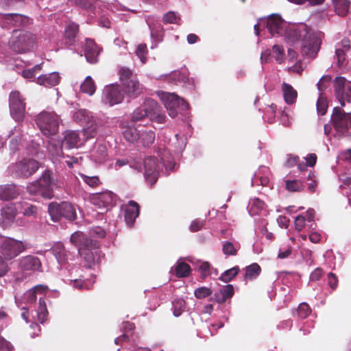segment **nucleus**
Wrapping results in <instances>:
<instances>
[{"label": "nucleus", "mask_w": 351, "mask_h": 351, "mask_svg": "<svg viewBox=\"0 0 351 351\" xmlns=\"http://www.w3.org/2000/svg\"><path fill=\"white\" fill-rule=\"evenodd\" d=\"M146 117H149V120H152V110H148L145 104L136 108L132 113V119L134 121H140Z\"/></svg>", "instance_id": "nucleus-40"}, {"label": "nucleus", "mask_w": 351, "mask_h": 351, "mask_svg": "<svg viewBox=\"0 0 351 351\" xmlns=\"http://www.w3.org/2000/svg\"><path fill=\"white\" fill-rule=\"evenodd\" d=\"M285 183L286 189L291 192H299L303 191L304 189L303 182L298 180H287L285 181Z\"/></svg>", "instance_id": "nucleus-47"}, {"label": "nucleus", "mask_w": 351, "mask_h": 351, "mask_svg": "<svg viewBox=\"0 0 351 351\" xmlns=\"http://www.w3.org/2000/svg\"><path fill=\"white\" fill-rule=\"evenodd\" d=\"M343 104L341 106H345V102L351 103V82H348L346 85V90L343 93Z\"/></svg>", "instance_id": "nucleus-64"}, {"label": "nucleus", "mask_w": 351, "mask_h": 351, "mask_svg": "<svg viewBox=\"0 0 351 351\" xmlns=\"http://www.w3.org/2000/svg\"><path fill=\"white\" fill-rule=\"evenodd\" d=\"M122 133L123 138L129 143H134L139 138L138 130L132 126L122 127Z\"/></svg>", "instance_id": "nucleus-37"}, {"label": "nucleus", "mask_w": 351, "mask_h": 351, "mask_svg": "<svg viewBox=\"0 0 351 351\" xmlns=\"http://www.w3.org/2000/svg\"><path fill=\"white\" fill-rule=\"evenodd\" d=\"M176 163L173 156L167 149H159L155 156V171L167 175L173 171Z\"/></svg>", "instance_id": "nucleus-12"}, {"label": "nucleus", "mask_w": 351, "mask_h": 351, "mask_svg": "<svg viewBox=\"0 0 351 351\" xmlns=\"http://www.w3.org/2000/svg\"><path fill=\"white\" fill-rule=\"evenodd\" d=\"M332 3L339 16H344L348 14L350 5L349 0H332Z\"/></svg>", "instance_id": "nucleus-36"}, {"label": "nucleus", "mask_w": 351, "mask_h": 351, "mask_svg": "<svg viewBox=\"0 0 351 351\" xmlns=\"http://www.w3.org/2000/svg\"><path fill=\"white\" fill-rule=\"evenodd\" d=\"M205 225V220H202L199 219H194L190 226V230L191 232H197L200 230Z\"/></svg>", "instance_id": "nucleus-61"}, {"label": "nucleus", "mask_w": 351, "mask_h": 351, "mask_svg": "<svg viewBox=\"0 0 351 351\" xmlns=\"http://www.w3.org/2000/svg\"><path fill=\"white\" fill-rule=\"evenodd\" d=\"M308 29L309 27L307 25L304 23H300L287 29L286 35L287 37L291 41H295L300 39L302 40L304 36L307 34Z\"/></svg>", "instance_id": "nucleus-24"}, {"label": "nucleus", "mask_w": 351, "mask_h": 351, "mask_svg": "<svg viewBox=\"0 0 351 351\" xmlns=\"http://www.w3.org/2000/svg\"><path fill=\"white\" fill-rule=\"evenodd\" d=\"M27 249V245L21 240L0 235V254L6 260L11 261Z\"/></svg>", "instance_id": "nucleus-6"}, {"label": "nucleus", "mask_w": 351, "mask_h": 351, "mask_svg": "<svg viewBox=\"0 0 351 351\" xmlns=\"http://www.w3.org/2000/svg\"><path fill=\"white\" fill-rule=\"evenodd\" d=\"M61 203L51 202L48 206V211L53 221H58L61 217Z\"/></svg>", "instance_id": "nucleus-43"}, {"label": "nucleus", "mask_w": 351, "mask_h": 351, "mask_svg": "<svg viewBox=\"0 0 351 351\" xmlns=\"http://www.w3.org/2000/svg\"><path fill=\"white\" fill-rule=\"evenodd\" d=\"M78 254L84 259L86 266L92 268L99 264L104 256L96 241L87 240L84 247H80Z\"/></svg>", "instance_id": "nucleus-8"}, {"label": "nucleus", "mask_w": 351, "mask_h": 351, "mask_svg": "<svg viewBox=\"0 0 351 351\" xmlns=\"http://www.w3.org/2000/svg\"><path fill=\"white\" fill-rule=\"evenodd\" d=\"M69 278H64L65 283L71 285L73 289L82 290L90 289L95 282V276H92L90 279H82L81 276L76 274L79 271L77 267H71L68 269Z\"/></svg>", "instance_id": "nucleus-14"}, {"label": "nucleus", "mask_w": 351, "mask_h": 351, "mask_svg": "<svg viewBox=\"0 0 351 351\" xmlns=\"http://www.w3.org/2000/svg\"><path fill=\"white\" fill-rule=\"evenodd\" d=\"M156 94L167 108L169 115L173 118L178 114L177 108H180L182 110L189 108V104L174 93L157 91Z\"/></svg>", "instance_id": "nucleus-9"}, {"label": "nucleus", "mask_w": 351, "mask_h": 351, "mask_svg": "<svg viewBox=\"0 0 351 351\" xmlns=\"http://www.w3.org/2000/svg\"><path fill=\"white\" fill-rule=\"evenodd\" d=\"M211 266L212 265L207 261L200 263L197 269L200 274V278L202 280H205L207 277L210 276V274L209 273Z\"/></svg>", "instance_id": "nucleus-51"}, {"label": "nucleus", "mask_w": 351, "mask_h": 351, "mask_svg": "<svg viewBox=\"0 0 351 351\" xmlns=\"http://www.w3.org/2000/svg\"><path fill=\"white\" fill-rule=\"evenodd\" d=\"M180 18L178 17L174 12H169L163 16V21L165 23H176L180 25Z\"/></svg>", "instance_id": "nucleus-59"}, {"label": "nucleus", "mask_w": 351, "mask_h": 351, "mask_svg": "<svg viewBox=\"0 0 351 351\" xmlns=\"http://www.w3.org/2000/svg\"><path fill=\"white\" fill-rule=\"evenodd\" d=\"M272 52L276 61L281 64L284 61L285 51L282 46L274 45L272 47Z\"/></svg>", "instance_id": "nucleus-54"}, {"label": "nucleus", "mask_w": 351, "mask_h": 351, "mask_svg": "<svg viewBox=\"0 0 351 351\" xmlns=\"http://www.w3.org/2000/svg\"><path fill=\"white\" fill-rule=\"evenodd\" d=\"M78 25L75 23H69L65 27V37L69 40H73L78 32Z\"/></svg>", "instance_id": "nucleus-50"}, {"label": "nucleus", "mask_w": 351, "mask_h": 351, "mask_svg": "<svg viewBox=\"0 0 351 351\" xmlns=\"http://www.w3.org/2000/svg\"><path fill=\"white\" fill-rule=\"evenodd\" d=\"M90 157L96 163H103L107 158V149L104 145H95L90 152Z\"/></svg>", "instance_id": "nucleus-29"}, {"label": "nucleus", "mask_w": 351, "mask_h": 351, "mask_svg": "<svg viewBox=\"0 0 351 351\" xmlns=\"http://www.w3.org/2000/svg\"><path fill=\"white\" fill-rule=\"evenodd\" d=\"M115 198L116 195L114 193L106 191L102 193L92 194L90 196V202L96 208L101 210L98 213L101 214L108 210V207L112 206Z\"/></svg>", "instance_id": "nucleus-15"}, {"label": "nucleus", "mask_w": 351, "mask_h": 351, "mask_svg": "<svg viewBox=\"0 0 351 351\" xmlns=\"http://www.w3.org/2000/svg\"><path fill=\"white\" fill-rule=\"evenodd\" d=\"M47 289V287L44 285H36V286L34 287L33 288L27 290L23 294L21 301L19 300L18 297L16 295H15V302L19 307L21 306L23 303L29 304H33L36 300V298H37L36 294L43 293Z\"/></svg>", "instance_id": "nucleus-17"}, {"label": "nucleus", "mask_w": 351, "mask_h": 351, "mask_svg": "<svg viewBox=\"0 0 351 351\" xmlns=\"http://www.w3.org/2000/svg\"><path fill=\"white\" fill-rule=\"evenodd\" d=\"M222 251L223 254L228 256H235L237 254L238 249L230 241H226L223 244Z\"/></svg>", "instance_id": "nucleus-56"}, {"label": "nucleus", "mask_w": 351, "mask_h": 351, "mask_svg": "<svg viewBox=\"0 0 351 351\" xmlns=\"http://www.w3.org/2000/svg\"><path fill=\"white\" fill-rule=\"evenodd\" d=\"M328 278V284L329 287L335 290L338 286V278L337 276L333 273H329L327 276Z\"/></svg>", "instance_id": "nucleus-63"}, {"label": "nucleus", "mask_w": 351, "mask_h": 351, "mask_svg": "<svg viewBox=\"0 0 351 351\" xmlns=\"http://www.w3.org/2000/svg\"><path fill=\"white\" fill-rule=\"evenodd\" d=\"M81 91L82 93H86L89 95H93L95 91V85L93 79L90 76H87L84 81V82L81 84L80 86Z\"/></svg>", "instance_id": "nucleus-46"}, {"label": "nucleus", "mask_w": 351, "mask_h": 351, "mask_svg": "<svg viewBox=\"0 0 351 351\" xmlns=\"http://www.w3.org/2000/svg\"><path fill=\"white\" fill-rule=\"evenodd\" d=\"M96 128L93 125L88 127L82 130L66 131L64 133L62 146L67 149L78 147L90 138L95 136Z\"/></svg>", "instance_id": "nucleus-7"}, {"label": "nucleus", "mask_w": 351, "mask_h": 351, "mask_svg": "<svg viewBox=\"0 0 351 351\" xmlns=\"http://www.w3.org/2000/svg\"><path fill=\"white\" fill-rule=\"evenodd\" d=\"M186 302L182 298H178L172 302V310L176 317L180 316L185 309Z\"/></svg>", "instance_id": "nucleus-49"}, {"label": "nucleus", "mask_w": 351, "mask_h": 351, "mask_svg": "<svg viewBox=\"0 0 351 351\" xmlns=\"http://www.w3.org/2000/svg\"><path fill=\"white\" fill-rule=\"evenodd\" d=\"M324 34L322 32L313 31L311 27L302 40L301 53L303 56L315 58L321 47Z\"/></svg>", "instance_id": "nucleus-4"}, {"label": "nucleus", "mask_w": 351, "mask_h": 351, "mask_svg": "<svg viewBox=\"0 0 351 351\" xmlns=\"http://www.w3.org/2000/svg\"><path fill=\"white\" fill-rule=\"evenodd\" d=\"M347 83L346 79L343 77H337L334 81L335 95L340 104H343V97L346 90Z\"/></svg>", "instance_id": "nucleus-32"}, {"label": "nucleus", "mask_w": 351, "mask_h": 351, "mask_svg": "<svg viewBox=\"0 0 351 351\" xmlns=\"http://www.w3.org/2000/svg\"><path fill=\"white\" fill-rule=\"evenodd\" d=\"M139 171L143 173L145 182L152 186L154 184V158L152 156L145 158Z\"/></svg>", "instance_id": "nucleus-22"}, {"label": "nucleus", "mask_w": 351, "mask_h": 351, "mask_svg": "<svg viewBox=\"0 0 351 351\" xmlns=\"http://www.w3.org/2000/svg\"><path fill=\"white\" fill-rule=\"evenodd\" d=\"M135 54L139 58L141 64H145L147 61V48L146 45H138L135 50Z\"/></svg>", "instance_id": "nucleus-53"}, {"label": "nucleus", "mask_w": 351, "mask_h": 351, "mask_svg": "<svg viewBox=\"0 0 351 351\" xmlns=\"http://www.w3.org/2000/svg\"><path fill=\"white\" fill-rule=\"evenodd\" d=\"M36 123L43 135L50 136L57 134L60 119L55 112L43 110L36 116Z\"/></svg>", "instance_id": "nucleus-3"}, {"label": "nucleus", "mask_w": 351, "mask_h": 351, "mask_svg": "<svg viewBox=\"0 0 351 351\" xmlns=\"http://www.w3.org/2000/svg\"><path fill=\"white\" fill-rule=\"evenodd\" d=\"M335 57L337 61V65L341 66L346 60V51L341 48H337L335 50Z\"/></svg>", "instance_id": "nucleus-60"}, {"label": "nucleus", "mask_w": 351, "mask_h": 351, "mask_svg": "<svg viewBox=\"0 0 351 351\" xmlns=\"http://www.w3.org/2000/svg\"><path fill=\"white\" fill-rule=\"evenodd\" d=\"M261 22L266 26L273 36L282 34L285 32V22L279 14H272L266 19H261Z\"/></svg>", "instance_id": "nucleus-16"}, {"label": "nucleus", "mask_w": 351, "mask_h": 351, "mask_svg": "<svg viewBox=\"0 0 351 351\" xmlns=\"http://www.w3.org/2000/svg\"><path fill=\"white\" fill-rule=\"evenodd\" d=\"M261 272V267L258 263H252L245 268V280H252L256 278Z\"/></svg>", "instance_id": "nucleus-39"}, {"label": "nucleus", "mask_w": 351, "mask_h": 351, "mask_svg": "<svg viewBox=\"0 0 351 351\" xmlns=\"http://www.w3.org/2000/svg\"><path fill=\"white\" fill-rule=\"evenodd\" d=\"M9 105L12 117L17 122L22 121L25 114V104L19 91L14 90L10 93Z\"/></svg>", "instance_id": "nucleus-13"}, {"label": "nucleus", "mask_w": 351, "mask_h": 351, "mask_svg": "<svg viewBox=\"0 0 351 351\" xmlns=\"http://www.w3.org/2000/svg\"><path fill=\"white\" fill-rule=\"evenodd\" d=\"M282 91L284 99L287 104L290 105L295 102L298 93L291 85L283 82L282 84Z\"/></svg>", "instance_id": "nucleus-33"}, {"label": "nucleus", "mask_w": 351, "mask_h": 351, "mask_svg": "<svg viewBox=\"0 0 351 351\" xmlns=\"http://www.w3.org/2000/svg\"><path fill=\"white\" fill-rule=\"evenodd\" d=\"M41 65L42 64H38L32 69H25L22 72V76L29 80H34L36 73L41 69Z\"/></svg>", "instance_id": "nucleus-55"}, {"label": "nucleus", "mask_w": 351, "mask_h": 351, "mask_svg": "<svg viewBox=\"0 0 351 351\" xmlns=\"http://www.w3.org/2000/svg\"><path fill=\"white\" fill-rule=\"evenodd\" d=\"M73 119L81 125H90L88 127L93 125L96 128L95 120L93 114L86 109H80L73 114Z\"/></svg>", "instance_id": "nucleus-26"}, {"label": "nucleus", "mask_w": 351, "mask_h": 351, "mask_svg": "<svg viewBox=\"0 0 351 351\" xmlns=\"http://www.w3.org/2000/svg\"><path fill=\"white\" fill-rule=\"evenodd\" d=\"M78 176L86 185L92 188L99 186L101 183L99 177L96 176H90L79 173Z\"/></svg>", "instance_id": "nucleus-48"}, {"label": "nucleus", "mask_w": 351, "mask_h": 351, "mask_svg": "<svg viewBox=\"0 0 351 351\" xmlns=\"http://www.w3.org/2000/svg\"><path fill=\"white\" fill-rule=\"evenodd\" d=\"M48 311L45 300L43 297L39 298L38 308L35 310V315L32 314V317L34 320H38L40 323L43 324L47 320Z\"/></svg>", "instance_id": "nucleus-30"}, {"label": "nucleus", "mask_w": 351, "mask_h": 351, "mask_svg": "<svg viewBox=\"0 0 351 351\" xmlns=\"http://www.w3.org/2000/svg\"><path fill=\"white\" fill-rule=\"evenodd\" d=\"M63 147L62 145H60L58 143H56L53 140L51 139L49 141L47 150L52 157H64L62 152Z\"/></svg>", "instance_id": "nucleus-41"}, {"label": "nucleus", "mask_w": 351, "mask_h": 351, "mask_svg": "<svg viewBox=\"0 0 351 351\" xmlns=\"http://www.w3.org/2000/svg\"><path fill=\"white\" fill-rule=\"evenodd\" d=\"M19 191L14 184L0 185V199L8 201L16 198Z\"/></svg>", "instance_id": "nucleus-31"}, {"label": "nucleus", "mask_w": 351, "mask_h": 351, "mask_svg": "<svg viewBox=\"0 0 351 351\" xmlns=\"http://www.w3.org/2000/svg\"><path fill=\"white\" fill-rule=\"evenodd\" d=\"M22 126L21 125H18L13 128L10 132L9 138V147L11 152L14 153L16 150L19 149V146L22 143V141L23 139L24 134L22 131Z\"/></svg>", "instance_id": "nucleus-21"}, {"label": "nucleus", "mask_w": 351, "mask_h": 351, "mask_svg": "<svg viewBox=\"0 0 351 351\" xmlns=\"http://www.w3.org/2000/svg\"><path fill=\"white\" fill-rule=\"evenodd\" d=\"M87 240H92L86 237L82 232H75L71 234L70 241L71 243L75 245L77 250L80 247H84L85 241Z\"/></svg>", "instance_id": "nucleus-42"}, {"label": "nucleus", "mask_w": 351, "mask_h": 351, "mask_svg": "<svg viewBox=\"0 0 351 351\" xmlns=\"http://www.w3.org/2000/svg\"><path fill=\"white\" fill-rule=\"evenodd\" d=\"M17 210L16 208L15 205L10 204L4 206L1 209V216L3 219V222L5 225H8L12 223L16 215Z\"/></svg>", "instance_id": "nucleus-34"}, {"label": "nucleus", "mask_w": 351, "mask_h": 351, "mask_svg": "<svg viewBox=\"0 0 351 351\" xmlns=\"http://www.w3.org/2000/svg\"><path fill=\"white\" fill-rule=\"evenodd\" d=\"M36 36L31 32L14 30L9 40L10 48L19 53H26L34 49Z\"/></svg>", "instance_id": "nucleus-5"}, {"label": "nucleus", "mask_w": 351, "mask_h": 351, "mask_svg": "<svg viewBox=\"0 0 351 351\" xmlns=\"http://www.w3.org/2000/svg\"><path fill=\"white\" fill-rule=\"evenodd\" d=\"M328 108V102L326 98L319 97L317 101V110L318 114L324 115L326 114Z\"/></svg>", "instance_id": "nucleus-58"}, {"label": "nucleus", "mask_w": 351, "mask_h": 351, "mask_svg": "<svg viewBox=\"0 0 351 351\" xmlns=\"http://www.w3.org/2000/svg\"><path fill=\"white\" fill-rule=\"evenodd\" d=\"M239 271V267L234 266L223 272L219 276V279L222 282H228L238 275Z\"/></svg>", "instance_id": "nucleus-44"}, {"label": "nucleus", "mask_w": 351, "mask_h": 351, "mask_svg": "<svg viewBox=\"0 0 351 351\" xmlns=\"http://www.w3.org/2000/svg\"><path fill=\"white\" fill-rule=\"evenodd\" d=\"M0 16L8 25L16 27L26 25L31 21L29 17L16 13L1 14Z\"/></svg>", "instance_id": "nucleus-20"}, {"label": "nucleus", "mask_w": 351, "mask_h": 351, "mask_svg": "<svg viewBox=\"0 0 351 351\" xmlns=\"http://www.w3.org/2000/svg\"><path fill=\"white\" fill-rule=\"evenodd\" d=\"M39 168L38 162L32 158H23L9 167L10 174L16 178H28Z\"/></svg>", "instance_id": "nucleus-11"}, {"label": "nucleus", "mask_w": 351, "mask_h": 351, "mask_svg": "<svg viewBox=\"0 0 351 351\" xmlns=\"http://www.w3.org/2000/svg\"><path fill=\"white\" fill-rule=\"evenodd\" d=\"M330 121L334 128L345 135L351 134V112L346 113L339 107L333 108Z\"/></svg>", "instance_id": "nucleus-10"}, {"label": "nucleus", "mask_w": 351, "mask_h": 351, "mask_svg": "<svg viewBox=\"0 0 351 351\" xmlns=\"http://www.w3.org/2000/svg\"><path fill=\"white\" fill-rule=\"evenodd\" d=\"M51 251L60 265L68 263L69 259H72L71 257H73V256L69 252L66 251L63 244L61 243L54 244Z\"/></svg>", "instance_id": "nucleus-23"}, {"label": "nucleus", "mask_w": 351, "mask_h": 351, "mask_svg": "<svg viewBox=\"0 0 351 351\" xmlns=\"http://www.w3.org/2000/svg\"><path fill=\"white\" fill-rule=\"evenodd\" d=\"M60 80V76L58 72L42 75L36 79L38 84L45 87L55 86L59 84Z\"/></svg>", "instance_id": "nucleus-27"}, {"label": "nucleus", "mask_w": 351, "mask_h": 351, "mask_svg": "<svg viewBox=\"0 0 351 351\" xmlns=\"http://www.w3.org/2000/svg\"><path fill=\"white\" fill-rule=\"evenodd\" d=\"M84 51L87 62L94 64L98 61V57L101 51V49L93 40L87 38L84 47Z\"/></svg>", "instance_id": "nucleus-18"}, {"label": "nucleus", "mask_w": 351, "mask_h": 351, "mask_svg": "<svg viewBox=\"0 0 351 351\" xmlns=\"http://www.w3.org/2000/svg\"><path fill=\"white\" fill-rule=\"evenodd\" d=\"M19 267L23 271L34 272L41 267L40 259L34 256H26L19 259Z\"/></svg>", "instance_id": "nucleus-19"}, {"label": "nucleus", "mask_w": 351, "mask_h": 351, "mask_svg": "<svg viewBox=\"0 0 351 351\" xmlns=\"http://www.w3.org/2000/svg\"><path fill=\"white\" fill-rule=\"evenodd\" d=\"M311 313V309L309 305L306 303H301L297 310L296 313L299 318L305 319Z\"/></svg>", "instance_id": "nucleus-52"}, {"label": "nucleus", "mask_w": 351, "mask_h": 351, "mask_svg": "<svg viewBox=\"0 0 351 351\" xmlns=\"http://www.w3.org/2000/svg\"><path fill=\"white\" fill-rule=\"evenodd\" d=\"M90 234L92 237L104 238L106 236V231L103 228L97 226L91 229Z\"/></svg>", "instance_id": "nucleus-62"}, {"label": "nucleus", "mask_w": 351, "mask_h": 351, "mask_svg": "<svg viewBox=\"0 0 351 351\" xmlns=\"http://www.w3.org/2000/svg\"><path fill=\"white\" fill-rule=\"evenodd\" d=\"M61 217H64L68 220L73 221L76 217V212L73 206L67 202L61 203Z\"/></svg>", "instance_id": "nucleus-38"}, {"label": "nucleus", "mask_w": 351, "mask_h": 351, "mask_svg": "<svg viewBox=\"0 0 351 351\" xmlns=\"http://www.w3.org/2000/svg\"><path fill=\"white\" fill-rule=\"evenodd\" d=\"M213 291L210 288L200 287L195 290L194 294L197 299H203L212 294Z\"/></svg>", "instance_id": "nucleus-57"}, {"label": "nucleus", "mask_w": 351, "mask_h": 351, "mask_svg": "<svg viewBox=\"0 0 351 351\" xmlns=\"http://www.w3.org/2000/svg\"><path fill=\"white\" fill-rule=\"evenodd\" d=\"M60 187L58 180L53 172L45 170L40 178L29 183L27 186V192L34 195H40L45 199H51L53 196V190Z\"/></svg>", "instance_id": "nucleus-2"}, {"label": "nucleus", "mask_w": 351, "mask_h": 351, "mask_svg": "<svg viewBox=\"0 0 351 351\" xmlns=\"http://www.w3.org/2000/svg\"><path fill=\"white\" fill-rule=\"evenodd\" d=\"M70 1L71 3L75 4V5L85 9L88 10H93L96 4L98 3L97 0H67Z\"/></svg>", "instance_id": "nucleus-45"}, {"label": "nucleus", "mask_w": 351, "mask_h": 351, "mask_svg": "<svg viewBox=\"0 0 351 351\" xmlns=\"http://www.w3.org/2000/svg\"><path fill=\"white\" fill-rule=\"evenodd\" d=\"M173 269L178 278L188 277L191 272V266L188 263L182 261H178Z\"/></svg>", "instance_id": "nucleus-35"}, {"label": "nucleus", "mask_w": 351, "mask_h": 351, "mask_svg": "<svg viewBox=\"0 0 351 351\" xmlns=\"http://www.w3.org/2000/svg\"><path fill=\"white\" fill-rule=\"evenodd\" d=\"M119 79L124 88V92L119 85L112 84L105 86L103 90V101L112 106L122 102L124 93L129 97H136L140 94L141 85L131 70L123 67L119 70Z\"/></svg>", "instance_id": "nucleus-1"}, {"label": "nucleus", "mask_w": 351, "mask_h": 351, "mask_svg": "<svg viewBox=\"0 0 351 351\" xmlns=\"http://www.w3.org/2000/svg\"><path fill=\"white\" fill-rule=\"evenodd\" d=\"M138 215V204L134 201H130L128 204L125 206V220L126 223L129 226H132Z\"/></svg>", "instance_id": "nucleus-25"}, {"label": "nucleus", "mask_w": 351, "mask_h": 351, "mask_svg": "<svg viewBox=\"0 0 351 351\" xmlns=\"http://www.w3.org/2000/svg\"><path fill=\"white\" fill-rule=\"evenodd\" d=\"M234 294V289L232 285L228 284L223 286L219 291L214 293V300L218 304H223L228 299L231 298Z\"/></svg>", "instance_id": "nucleus-28"}]
</instances>
